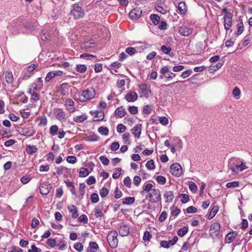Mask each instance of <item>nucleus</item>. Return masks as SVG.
<instances>
[{"mask_svg":"<svg viewBox=\"0 0 252 252\" xmlns=\"http://www.w3.org/2000/svg\"><path fill=\"white\" fill-rule=\"evenodd\" d=\"M228 167L233 175H236L249 167L246 161L239 158L233 157L228 160Z\"/></svg>","mask_w":252,"mask_h":252,"instance_id":"1","label":"nucleus"},{"mask_svg":"<svg viewBox=\"0 0 252 252\" xmlns=\"http://www.w3.org/2000/svg\"><path fill=\"white\" fill-rule=\"evenodd\" d=\"M95 95V90L93 88H91L82 91L81 94H79L78 99L81 102H85L88 100L94 98Z\"/></svg>","mask_w":252,"mask_h":252,"instance_id":"2","label":"nucleus"},{"mask_svg":"<svg viewBox=\"0 0 252 252\" xmlns=\"http://www.w3.org/2000/svg\"><path fill=\"white\" fill-rule=\"evenodd\" d=\"M70 14L73 16L75 19H79L84 17L85 11L78 3H75L72 5V9Z\"/></svg>","mask_w":252,"mask_h":252,"instance_id":"3","label":"nucleus"},{"mask_svg":"<svg viewBox=\"0 0 252 252\" xmlns=\"http://www.w3.org/2000/svg\"><path fill=\"white\" fill-rule=\"evenodd\" d=\"M117 235L118 234L116 231H111L107 235V241L110 247L112 249L116 248L118 245V239Z\"/></svg>","mask_w":252,"mask_h":252,"instance_id":"4","label":"nucleus"},{"mask_svg":"<svg viewBox=\"0 0 252 252\" xmlns=\"http://www.w3.org/2000/svg\"><path fill=\"white\" fill-rule=\"evenodd\" d=\"M149 200L152 203H157L161 200L160 191L158 189H153L148 194Z\"/></svg>","mask_w":252,"mask_h":252,"instance_id":"5","label":"nucleus"},{"mask_svg":"<svg viewBox=\"0 0 252 252\" xmlns=\"http://www.w3.org/2000/svg\"><path fill=\"white\" fill-rule=\"evenodd\" d=\"M52 187L51 184L47 182H40L39 191L42 195H47L50 192Z\"/></svg>","mask_w":252,"mask_h":252,"instance_id":"6","label":"nucleus"},{"mask_svg":"<svg viewBox=\"0 0 252 252\" xmlns=\"http://www.w3.org/2000/svg\"><path fill=\"white\" fill-rule=\"evenodd\" d=\"M171 173L176 177L180 176L182 174V169L181 165L178 163H174L170 167Z\"/></svg>","mask_w":252,"mask_h":252,"instance_id":"7","label":"nucleus"},{"mask_svg":"<svg viewBox=\"0 0 252 252\" xmlns=\"http://www.w3.org/2000/svg\"><path fill=\"white\" fill-rule=\"evenodd\" d=\"M220 225L219 222H214L210 226L209 230L210 237L213 239L215 236H218L220 231Z\"/></svg>","mask_w":252,"mask_h":252,"instance_id":"8","label":"nucleus"},{"mask_svg":"<svg viewBox=\"0 0 252 252\" xmlns=\"http://www.w3.org/2000/svg\"><path fill=\"white\" fill-rule=\"evenodd\" d=\"M139 93L141 94L140 97L143 96L148 97L149 94L151 93L150 86L147 84H143L139 85Z\"/></svg>","mask_w":252,"mask_h":252,"instance_id":"9","label":"nucleus"},{"mask_svg":"<svg viewBox=\"0 0 252 252\" xmlns=\"http://www.w3.org/2000/svg\"><path fill=\"white\" fill-rule=\"evenodd\" d=\"M142 15V10L140 7H136L129 13V17L131 19H138Z\"/></svg>","mask_w":252,"mask_h":252,"instance_id":"10","label":"nucleus"},{"mask_svg":"<svg viewBox=\"0 0 252 252\" xmlns=\"http://www.w3.org/2000/svg\"><path fill=\"white\" fill-rule=\"evenodd\" d=\"M56 118L59 121L63 122L65 119L66 113L62 108H56L54 109Z\"/></svg>","mask_w":252,"mask_h":252,"instance_id":"11","label":"nucleus"},{"mask_svg":"<svg viewBox=\"0 0 252 252\" xmlns=\"http://www.w3.org/2000/svg\"><path fill=\"white\" fill-rule=\"evenodd\" d=\"M22 135L27 137L32 136L35 133V130L34 129L33 127L31 125L24 127L22 130Z\"/></svg>","mask_w":252,"mask_h":252,"instance_id":"12","label":"nucleus"},{"mask_svg":"<svg viewBox=\"0 0 252 252\" xmlns=\"http://www.w3.org/2000/svg\"><path fill=\"white\" fill-rule=\"evenodd\" d=\"M74 105V102L71 99L67 98L65 99L64 106H65L66 109L70 113H73L75 111L76 108L73 107Z\"/></svg>","mask_w":252,"mask_h":252,"instance_id":"13","label":"nucleus"},{"mask_svg":"<svg viewBox=\"0 0 252 252\" xmlns=\"http://www.w3.org/2000/svg\"><path fill=\"white\" fill-rule=\"evenodd\" d=\"M238 234V232L236 231L232 230L231 232L228 233L225 237V243L230 244L231 243L236 237Z\"/></svg>","mask_w":252,"mask_h":252,"instance_id":"14","label":"nucleus"},{"mask_svg":"<svg viewBox=\"0 0 252 252\" xmlns=\"http://www.w3.org/2000/svg\"><path fill=\"white\" fill-rule=\"evenodd\" d=\"M125 98L128 102H134L138 99V95L134 91L129 92L126 95Z\"/></svg>","mask_w":252,"mask_h":252,"instance_id":"15","label":"nucleus"},{"mask_svg":"<svg viewBox=\"0 0 252 252\" xmlns=\"http://www.w3.org/2000/svg\"><path fill=\"white\" fill-rule=\"evenodd\" d=\"M118 231L122 236H127L129 232L128 226L126 224L120 225L118 228Z\"/></svg>","mask_w":252,"mask_h":252,"instance_id":"16","label":"nucleus"},{"mask_svg":"<svg viewBox=\"0 0 252 252\" xmlns=\"http://www.w3.org/2000/svg\"><path fill=\"white\" fill-rule=\"evenodd\" d=\"M114 113L117 118H122L126 115V111L123 106H121L115 110Z\"/></svg>","mask_w":252,"mask_h":252,"instance_id":"17","label":"nucleus"},{"mask_svg":"<svg viewBox=\"0 0 252 252\" xmlns=\"http://www.w3.org/2000/svg\"><path fill=\"white\" fill-rule=\"evenodd\" d=\"M142 125L138 124L132 129V133L135 137L139 138L141 134Z\"/></svg>","mask_w":252,"mask_h":252,"instance_id":"18","label":"nucleus"},{"mask_svg":"<svg viewBox=\"0 0 252 252\" xmlns=\"http://www.w3.org/2000/svg\"><path fill=\"white\" fill-rule=\"evenodd\" d=\"M103 207V206L102 204L99 205L96 207H95L94 210L95 217L96 218H100V220H101V218L104 216L103 214L102 213Z\"/></svg>","mask_w":252,"mask_h":252,"instance_id":"19","label":"nucleus"},{"mask_svg":"<svg viewBox=\"0 0 252 252\" xmlns=\"http://www.w3.org/2000/svg\"><path fill=\"white\" fill-rule=\"evenodd\" d=\"M98 249L99 246L95 242H90L89 247L86 250V252H96Z\"/></svg>","mask_w":252,"mask_h":252,"instance_id":"20","label":"nucleus"},{"mask_svg":"<svg viewBox=\"0 0 252 252\" xmlns=\"http://www.w3.org/2000/svg\"><path fill=\"white\" fill-rule=\"evenodd\" d=\"M192 30L189 27H180L179 30L180 33L183 36H188L191 33Z\"/></svg>","mask_w":252,"mask_h":252,"instance_id":"21","label":"nucleus"},{"mask_svg":"<svg viewBox=\"0 0 252 252\" xmlns=\"http://www.w3.org/2000/svg\"><path fill=\"white\" fill-rule=\"evenodd\" d=\"M211 207H212V208L210 210L208 215V219L209 220L213 219L215 216L219 209L218 206H215L212 204Z\"/></svg>","mask_w":252,"mask_h":252,"instance_id":"22","label":"nucleus"},{"mask_svg":"<svg viewBox=\"0 0 252 252\" xmlns=\"http://www.w3.org/2000/svg\"><path fill=\"white\" fill-rule=\"evenodd\" d=\"M90 113L92 115L94 114V118H97L96 119H94V121H99L102 120L104 118V115L103 111H96L94 112L91 111Z\"/></svg>","mask_w":252,"mask_h":252,"instance_id":"23","label":"nucleus"},{"mask_svg":"<svg viewBox=\"0 0 252 252\" xmlns=\"http://www.w3.org/2000/svg\"><path fill=\"white\" fill-rule=\"evenodd\" d=\"M163 196L164 198L166 199V203L171 202L173 201L174 197L173 192L172 191H165Z\"/></svg>","mask_w":252,"mask_h":252,"instance_id":"24","label":"nucleus"},{"mask_svg":"<svg viewBox=\"0 0 252 252\" xmlns=\"http://www.w3.org/2000/svg\"><path fill=\"white\" fill-rule=\"evenodd\" d=\"M69 212L72 214V218L76 219L78 217L77 208L74 205L67 207Z\"/></svg>","mask_w":252,"mask_h":252,"instance_id":"25","label":"nucleus"},{"mask_svg":"<svg viewBox=\"0 0 252 252\" xmlns=\"http://www.w3.org/2000/svg\"><path fill=\"white\" fill-rule=\"evenodd\" d=\"M187 11V9L185 2H180L178 3V12L181 14H183L186 13Z\"/></svg>","mask_w":252,"mask_h":252,"instance_id":"26","label":"nucleus"},{"mask_svg":"<svg viewBox=\"0 0 252 252\" xmlns=\"http://www.w3.org/2000/svg\"><path fill=\"white\" fill-rule=\"evenodd\" d=\"M237 32L235 33L236 36L241 34L244 31V24L242 19H239L238 23L237 25Z\"/></svg>","mask_w":252,"mask_h":252,"instance_id":"27","label":"nucleus"},{"mask_svg":"<svg viewBox=\"0 0 252 252\" xmlns=\"http://www.w3.org/2000/svg\"><path fill=\"white\" fill-rule=\"evenodd\" d=\"M161 50L166 54H169L170 57H173L174 54L173 53H170L171 48L168 45H163L161 47Z\"/></svg>","mask_w":252,"mask_h":252,"instance_id":"28","label":"nucleus"},{"mask_svg":"<svg viewBox=\"0 0 252 252\" xmlns=\"http://www.w3.org/2000/svg\"><path fill=\"white\" fill-rule=\"evenodd\" d=\"M37 148L34 145H29L26 148V152L29 155H32L37 152Z\"/></svg>","mask_w":252,"mask_h":252,"instance_id":"29","label":"nucleus"},{"mask_svg":"<svg viewBox=\"0 0 252 252\" xmlns=\"http://www.w3.org/2000/svg\"><path fill=\"white\" fill-rule=\"evenodd\" d=\"M68 87L66 83H64L62 84L61 88V94L63 96H65L68 94Z\"/></svg>","mask_w":252,"mask_h":252,"instance_id":"30","label":"nucleus"},{"mask_svg":"<svg viewBox=\"0 0 252 252\" xmlns=\"http://www.w3.org/2000/svg\"><path fill=\"white\" fill-rule=\"evenodd\" d=\"M135 201L134 197H127L123 199L122 203L124 205H131Z\"/></svg>","mask_w":252,"mask_h":252,"instance_id":"31","label":"nucleus"},{"mask_svg":"<svg viewBox=\"0 0 252 252\" xmlns=\"http://www.w3.org/2000/svg\"><path fill=\"white\" fill-rule=\"evenodd\" d=\"M153 186L152 184H147V185L143 187V190L140 192L141 194H143L145 192H147L149 193L153 190Z\"/></svg>","mask_w":252,"mask_h":252,"instance_id":"32","label":"nucleus"},{"mask_svg":"<svg viewBox=\"0 0 252 252\" xmlns=\"http://www.w3.org/2000/svg\"><path fill=\"white\" fill-rule=\"evenodd\" d=\"M150 19L152 21L153 23L155 25H157L160 22V17L157 14H151L150 15Z\"/></svg>","mask_w":252,"mask_h":252,"instance_id":"33","label":"nucleus"},{"mask_svg":"<svg viewBox=\"0 0 252 252\" xmlns=\"http://www.w3.org/2000/svg\"><path fill=\"white\" fill-rule=\"evenodd\" d=\"M223 25L226 30H229L232 26V19H223Z\"/></svg>","mask_w":252,"mask_h":252,"instance_id":"34","label":"nucleus"},{"mask_svg":"<svg viewBox=\"0 0 252 252\" xmlns=\"http://www.w3.org/2000/svg\"><path fill=\"white\" fill-rule=\"evenodd\" d=\"M87 116L85 114H83L74 117L73 121L77 123H83L87 119Z\"/></svg>","mask_w":252,"mask_h":252,"instance_id":"35","label":"nucleus"},{"mask_svg":"<svg viewBox=\"0 0 252 252\" xmlns=\"http://www.w3.org/2000/svg\"><path fill=\"white\" fill-rule=\"evenodd\" d=\"M188 231H189L188 227L185 226L182 228H180L178 230V231L177 232V234L180 237H183L188 233Z\"/></svg>","mask_w":252,"mask_h":252,"instance_id":"36","label":"nucleus"},{"mask_svg":"<svg viewBox=\"0 0 252 252\" xmlns=\"http://www.w3.org/2000/svg\"><path fill=\"white\" fill-rule=\"evenodd\" d=\"M90 174V172L87 168L84 167H81L79 171V177H85L88 176Z\"/></svg>","mask_w":252,"mask_h":252,"instance_id":"37","label":"nucleus"},{"mask_svg":"<svg viewBox=\"0 0 252 252\" xmlns=\"http://www.w3.org/2000/svg\"><path fill=\"white\" fill-rule=\"evenodd\" d=\"M189 186L190 190L192 193H196L197 191L198 188L196 184L193 182H189Z\"/></svg>","mask_w":252,"mask_h":252,"instance_id":"38","label":"nucleus"},{"mask_svg":"<svg viewBox=\"0 0 252 252\" xmlns=\"http://www.w3.org/2000/svg\"><path fill=\"white\" fill-rule=\"evenodd\" d=\"M87 66L85 64H77L76 67V70L79 73H84L87 70Z\"/></svg>","mask_w":252,"mask_h":252,"instance_id":"39","label":"nucleus"},{"mask_svg":"<svg viewBox=\"0 0 252 252\" xmlns=\"http://www.w3.org/2000/svg\"><path fill=\"white\" fill-rule=\"evenodd\" d=\"M98 131L103 135H107L109 133V129L107 127L100 126L98 128Z\"/></svg>","mask_w":252,"mask_h":252,"instance_id":"40","label":"nucleus"},{"mask_svg":"<svg viewBox=\"0 0 252 252\" xmlns=\"http://www.w3.org/2000/svg\"><path fill=\"white\" fill-rule=\"evenodd\" d=\"M85 187L86 185L84 183H80L79 185V192H80V195L81 196V199L83 198V196L85 194Z\"/></svg>","mask_w":252,"mask_h":252,"instance_id":"41","label":"nucleus"},{"mask_svg":"<svg viewBox=\"0 0 252 252\" xmlns=\"http://www.w3.org/2000/svg\"><path fill=\"white\" fill-rule=\"evenodd\" d=\"M59 130V127L57 125H53L50 127V133L52 135H55L57 134Z\"/></svg>","mask_w":252,"mask_h":252,"instance_id":"42","label":"nucleus"},{"mask_svg":"<svg viewBox=\"0 0 252 252\" xmlns=\"http://www.w3.org/2000/svg\"><path fill=\"white\" fill-rule=\"evenodd\" d=\"M146 166L149 170H154L155 168L154 161L153 159L148 160L146 164Z\"/></svg>","mask_w":252,"mask_h":252,"instance_id":"43","label":"nucleus"},{"mask_svg":"<svg viewBox=\"0 0 252 252\" xmlns=\"http://www.w3.org/2000/svg\"><path fill=\"white\" fill-rule=\"evenodd\" d=\"M5 81L8 83H11L13 82V74L11 72H8L6 73Z\"/></svg>","mask_w":252,"mask_h":252,"instance_id":"44","label":"nucleus"},{"mask_svg":"<svg viewBox=\"0 0 252 252\" xmlns=\"http://www.w3.org/2000/svg\"><path fill=\"white\" fill-rule=\"evenodd\" d=\"M109 190L105 187H103L100 190V195L102 198L106 197L109 193Z\"/></svg>","mask_w":252,"mask_h":252,"instance_id":"45","label":"nucleus"},{"mask_svg":"<svg viewBox=\"0 0 252 252\" xmlns=\"http://www.w3.org/2000/svg\"><path fill=\"white\" fill-rule=\"evenodd\" d=\"M170 72L169 68L168 65L163 66L160 70V73L164 75V77H165V75H166L167 73H169Z\"/></svg>","mask_w":252,"mask_h":252,"instance_id":"46","label":"nucleus"},{"mask_svg":"<svg viewBox=\"0 0 252 252\" xmlns=\"http://www.w3.org/2000/svg\"><path fill=\"white\" fill-rule=\"evenodd\" d=\"M223 63H224L223 61L219 62V63H217V64L216 65H214V66L211 65L210 66L211 69L212 70H213V71H217L218 69H219L222 66Z\"/></svg>","mask_w":252,"mask_h":252,"instance_id":"47","label":"nucleus"},{"mask_svg":"<svg viewBox=\"0 0 252 252\" xmlns=\"http://www.w3.org/2000/svg\"><path fill=\"white\" fill-rule=\"evenodd\" d=\"M32 179V178L30 177V175H26L23 177H22L21 179V182L23 184H26L28 183Z\"/></svg>","mask_w":252,"mask_h":252,"instance_id":"48","label":"nucleus"},{"mask_svg":"<svg viewBox=\"0 0 252 252\" xmlns=\"http://www.w3.org/2000/svg\"><path fill=\"white\" fill-rule=\"evenodd\" d=\"M197 209L192 206L189 207L185 210H184L185 214L194 213L197 212Z\"/></svg>","mask_w":252,"mask_h":252,"instance_id":"49","label":"nucleus"},{"mask_svg":"<svg viewBox=\"0 0 252 252\" xmlns=\"http://www.w3.org/2000/svg\"><path fill=\"white\" fill-rule=\"evenodd\" d=\"M239 185V182L238 181H233L227 183L226 185V186L228 188H233L238 187Z\"/></svg>","mask_w":252,"mask_h":252,"instance_id":"50","label":"nucleus"},{"mask_svg":"<svg viewBox=\"0 0 252 252\" xmlns=\"http://www.w3.org/2000/svg\"><path fill=\"white\" fill-rule=\"evenodd\" d=\"M91 200L92 203H96L99 200V197L96 193H93L91 195Z\"/></svg>","mask_w":252,"mask_h":252,"instance_id":"51","label":"nucleus"},{"mask_svg":"<svg viewBox=\"0 0 252 252\" xmlns=\"http://www.w3.org/2000/svg\"><path fill=\"white\" fill-rule=\"evenodd\" d=\"M156 180L158 183L160 184L161 185L165 184L166 182V179L165 177L161 175H158L157 176Z\"/></svg>","mask_w":252,"mask_h":252,"instance_id":"52","label":"nucleus"},{"mask_svg":"<svg viewBox=\"0 0 252 252\" xmlns=\"http://www.w3.org/2000/svg\"><path fill=\"white\" fill-rule=\"evenodd\" d=\"M87 139L89 141H97L99 140V137L96 134L93 133L91 135L88 136Z\"/></svg>","mask_w":252,"mask_h":252,"instance_id":"53","label":"nucleus"},{"mask_svg":"<svg viewBox=\"0 0 252 252\" xmlns=\"http://www.w3.org/2000/svg\"><path fill=\"white\" fill-rule=\"evenodd\" d=\"M122 65V64L118 62V61H116L115 62H113L112 63L110 66L111 67V68L112 70H114L115 69H118Z\"/></svg>","mask_w":252,"mask_h":252,"instance_id":"54","label":"nucleus"},{"mask_svg":"<svg viewBox=\"0 0 252 252\" xmlns=\"http://www.w3.org/2000/svg\"><path fill=\"white\" fill-rule=\"evenodd\" d=\"M74 248L79 252H81L83 250V245L81 243H75L74 245Z\"/></svg>","mask_w":252,"mask_h":252,"instance_id":"55","label":"nucleus"},{"mask_svg":"<svg viewBox=\"0 0 252 252\" xmlns=\"http://www.w3.org/2000/svg\"><path fill=\"white\" fill-rule=\"evenodd\" d=\"M99 159L102 162V163L105 165H107L109 163V159L104 156H101L99 158Z\"/></svg>","mask_w":252,"mask_h":252,"instance_id":"56","label":"nucleus"},{"mask_svg":"<svg viewBox=\"0 0 252 252\" xmlns=\"http://www.w3.org/2000/svg\"><path fill=\"white\" fill-rule=\"evenodd\" d=\"M40 99L39 95L36 92H32L31 94V100L34 102L37 101Z\"/></svg>","mask_w":252,"mask_h":252,"instance_id":"57","label":"nucleus"},{"mask_svg":"<svg viewBox=\"0 0 252 252\" xmlns=\"http://www.w3.org/2000/svg\"><path fill=\"white\" fill-rule=\"evenodd\" d=\"M47 245L51 248L54 247L56 245V240L55 239L50 238L47 241Z\"/></svg>","mask_w":252,"mask_h":252,"instance_id":"58","label":"nucleus"},{"mask_svg":"<svg viewBox=\"0 0 252 252\" xmlns=\"http://www.w3.org/2000/svg\"><path fill=\"white\" fill-rule=\"evenodd\" d=\"M174 208V206H172L171 207V214L174 216V217H176L181 212V210L180 209H179L178 208L176 207L175 208L174 210H173V208Z\"/></svg>","mask_w":252,"mask_h":252,"instance_id":"59","label":"nucleus"},{"mask_svg":"<svg viewBox=\"0 0 252 252\" xmlns=\"http://www.w3.org/2000/svg\"><path fill=\"white\" fill-rule=\"evenodd\" d=\"M23 25L25 28L32 30H35V27L37 26V25H32L31 23L30 22H26V23H24Z\"/></svg>","mask_w":252,"mask_h":252,"instance_id":"60","label":"nucleus"},{"mask_svg":"<svg viewBox=\"0 0 252 252\" xmlns=\"http://www.w3.org/2000/svg\"><path fill=\"white\" fill-rule=\"evenodd\" d=\"M66 161L71 164H74L76 162V158L74 156H68L66 158Z\"/></svg>","mask_w":252,"mask_h":252,"instance_id":"61","label":"nucleus"},{"mask_svg":"<svg viewBox=\"0 0 252 252\" xmlns=\"http://www.w3.org/2000/svg\"><path fill=\"white\" fill-rule=\"evenodd\" d=\"M167 214L165 211H163L160 215L158 220L160 222H163L167 218Z\"/></svg>","mask_w":252,"mask_h":252,"instance_id":"62","label":"nucleus"},{"mask_svg":"<svg viewBox=\"0 0 252 252\" xmlns=\"http://www.w3.org/2000/svg\"><path fill=\"white\" fill-rule=\"evenodd\" d=\"M128 110L131 114H136L138 113V107L134 106H130L128 108Z\"/></svg>","mask_w":252,"mask_h":252,"instance_id":"63","label":"nucleus"},{"mask_svg":"<svg viewBox=\"0 0 252 252\" xmlns=\"http://www.w3.org/2000/svg\"><path fill=\"white\" fill-rule=\"evenodd\" d=\"M126 52L128 55L132 56L136 53V50L133 47H129L126 49Z\"/></svg>","mask_w":252,"mask_h":252,"instance_id":"64","label":"nucleus"}]
</instances>
